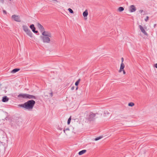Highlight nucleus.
Listing matches in <instances>:
<instances>
[{
  "label": "nucleus",
  "mask_w": 157,
  "mask_h": 157,
  "mask_svg": "<svg viewBox=\"0 0 157 157\" xmlns=\"http://www.w3.org/2000/svg\"><path fill=\"white\" fill-rule=\"evenodd\" d=\"M9 98L6 96H4L3 97L2 101L3 102H6L8 101Z\"/></svg>",
  "instance_id": "obj_11"
},
{
  "label": "nucleus",
  "mask_w": 157,
  "mask_h": 157,
  "mask_svg": "<svg viewBox=\"0 0 157 157\" xmlns=\"http://www.w3.org/2000/svg\"><path fill=\"white\" fill-rule=\"evenodd\" d=\"M30 28L32 30V31H33L35 30L36 29L34 27V25L33 24L31 25L30 26Z\"/></svg>",
  "instance_id": "obj_17"
},
{
  "label": "nucleus",
  "mask_w": 157,
  "mask_h": 157,
  "mask_svg": "<svg viewBox=\"0 0 157 157\" xmlns=\"http://www.w3.org/2000/svg\"><path fill=\"white\" fill-rule=\"evenodd\" d=\"M37 26L38 28L40 29V31L42 32L44 30V28L43 26L42 25L40 24L39 23H37Z\"/></svg>",
  "instance_id": "obj_9"
},
{
  "label": "nucleus",
  "mask_w": 157,
  "mask_h": 157,
  "mask_svg": "<svg viewBox=\"0 0 157 157\" xmlns=\"http://www.w3.org/2000/svg\"><path fill=\"white\" fill-rule=\"evenodd\" d=\"M121 61H122L121 63H123V62L124 61V58H123V57L121 58Z\"/></svg>",
  "instance_id": "obj_30"
},
{
  "label": "nucleus",
  "mask_w": 157,
  "mask_h": 157,
  "mask_svg": "<svg viewBox=\"0 0 157 157\" xmlns=\"http://www.w3.org/2000/svg\"><path fill=\"white\" fill-rule=\"evenodd\" d=\"M88 14V13L87 10H86L83 13V15L84 17H86L87 16Z\"/></svg>",
  "instance_id": "obj_16"
},
{
  "label": "nucleus",
  "mask_w": 157,
  "mask_h": 157,
  "mask_svg": "<svg viewBox=\"0 0 157 157\" xmlns=\"http://www.w3.org/2000/svg\"><path fill=\"white\" fill-rule=\"evenodd\" d=\"M20 70V69L18 68H15L11 72V73H15Z\"/></svg>",
  "instance_id": "obj_14"
},
{
  "label": "nucleus",
  "mask_w": 157,
  "mask_h": 157,
  "mask_svg": "<svg viewBox=\"0 0 157 157\" xmlns=\"http://www.w3.org/2000/svg\"><path fill=\"white\" fill-rule=\"evenodd\" d=\"M139 26L141 32L143 33L144 35H147V33L145 31V30H144L143 27L140 25H139Z\"/></svg>",
  "instance_id": "obj_10"
},
{
  "label": "nucleus",
  "mask_w": 157,
  "mask_h": 157,
  "mask_svg": "<svg viewBox=\"0 0 157 157\" xmlns=\"http://www.w3.org/2000/svg\"><path fill=\"white\" fill-rule=\"evenodd\" d=\"M125 66L123 63H121V65L119 71V72H121L122 71V70L124 69Z\"/></svg>",
  "instance_id": "obj_12"
},
{
  "label": "nucleus",
  "mask_w": 157,
  "mask_h": 157,
  "mask_svg": "<svg viewBox=\"0 0 157 157\" xmlns=\"http://www.w3.org/2000/svg\"><path fill=\"white\" fill-rule=\"evenodd\" d=\"M122 71H123V73L124 74H125L126 73V72L124 71V69L123 70H122Z\"/></svg>",
  "instance_id": "obj_29"
},
{
  "label": "nucleus",
  "mask_w": 157,
  "mask_h": 157,
  "mask_svg": "<svg viewBox=\"0 0 157 157\" xmlns=\"http://www.w3.org/2000/svg\"><path fill=\"white\" fill-rule=\"evenodd\" d=\"M25 103L26 109L30 110L33 109L35 104V102L34 100H32L28 101Z\"/></svg>",
  "instance_id": "obj_1"
},
{
  "label": "nucleus",
  "mask_w": 157,
  "mask_h": 157,
  "mask_svg": "<svg viewBox=\"0 0 157 157\" xmlns=\"http://www.w3.org/2000/svg\"><path fill=\"white\" fill-rule=\"evenodd\" d=\"M80 79H79L75 83V86H77L79 82H80Z\"/></svg>",
  "instance_id": "obj_20"
},
{
  "label": "nucleus",
  "mask_w": 157,
  "mask_h": 157,
  "mask_svg": "<svg viewBox=\"0 0 157 157\" xmlns=\"http://www.w3.org/2000/svg\"><path fill=\"white\" fill-rule=\"evenodd\" d=\"M70 130V129H69V128H66L65 129H64V130H63V132H64L65 133V131H69Z\"/></svg>",
  "instance_id": "obj_25"
},
{
  "label": "nucleus",
  "mask_w": 157,
  "mask_h": 157,
  "mask_svg": "<svg viewBox=\"0 0 157 157\" xmlns=\"http://www.w3.org/2000/svg\"><path fill=\"white\" fill-rule=\"evenodd\" d=\"M143 10H140V11H140V13H142V12H143Z\"/></svg>",
  "instance_id": "obj_33"
},
{
  "label": "nucleus",
  "mask_w": 157,
  "mask_h": 157,
  "mask_svg": "<svg viewBox=\"0 0 157 157\" xmlns=\"http://www.w3.org/2000/svg\"><path fill=\"white\" fill-rule=\"evenodd\" d=\"M71 117H70L69 118V119H68V121H67V123L68 124H70V122H71Z\"/></svg>",
  "instance_id": "obj_21"
},
{
  "label": "nucleus",
  "mask_w": 157,
  "mask_h": 157,
  "mask_svg": "<svg viewBox=\"0 0 157 157\" xmlns=\"http://www.w3.org/2000/svg\"><path fill=\"white\" fill-rule=\"evenodd\" d=\"M149 17L148 16H147L146 18L144 20L145 21L147 22V21L148 19H149Z\"/></svg>",
  "instance_id": "obj_26"
},
{
  "label": "nucleus",
  "mask_w": 157,
  "mask_h": 157,
  "mask_svg": "<svg viewBox=\"0 0 157 157\" xmlns=\"http://www.w3.org/2000/svg\"><path fill=\"white\" fill-rule=\"evenodd\" d=\"M50 95L51 97L53 96V92L52 91H51V92L50 93Z\"/></svg>",
  "instance_id": "obj_27"
},
{
  "label": "nucleus",
  "mask_w": 157,
  "mask_h": 157,
  "mask_svg": "<svg viewBox=\"0 0 157 157\" xmlns=\"http://www.w3.org/2000/svg\"><path fill=\"white\" fill-rule=\"evenodd\" d=\"M96 114H98V113H93L92 112L90 113L89 117H88L89 120L90 121H93L94 119V117L95 116Z\"/></svg>",
  "instance_id": "obj_3"
},
{
  "label": "nucleus",
  "mask_w": 157,
  "mask_h": 157,
  "mask_svg": "<svg viewBox=\"0 0 157 157\" xmlns=\"http://www.w3.org/2000/svg\"><path fill=\"white\" fill-rule=\"evenodd\" d=\"M34 33H37L38 32V31H36L35 30H34V31H33Z\"/></svg>",
  "instance_id": "obj_28"
},
{
  "label": "nucleus",
  "mask_w": 157,
  "mask_h": 157,
  "mask_svg": "<svg viewBox=\"0 0 157 157\" xmlns=\"http://www.w3.org/2000/svg\"><path fill=\"white\" fill-rule=\"evenodd\" d=\"M134 104L133 102H130L128 103V105L130 106H132L134 105Z\"/></svg>",
  "instance_id": "obj_22"
},
{
  "label": "nucleus",
  "mask_w": 157,
  "mask_h": 157,
  "mask_svg": "<svg viewBox=\"0 0 157 157\" xmlns=\"http://www.w3.org/2000/svg\"><path fill=\"white\" fill-rule=\"evenodd\" d=\"M24 31L26 33V34L31 37L32 36V33L30 30L29 29L27 26L24 25L22 26Z\"/></svg>",
  "instance_id": "obj_2"
},
{
  "label": "nucleus",
  "mask_w": 157,
  "mask_h": 157,
  "mask_svg": "<svg viewBox=\"0 0 157 157\" xmlns=\"http://www.w3.org/2000/svg\"><path fill=\"white\" fill-rule=\"evenodd\" d=\"M28 94H21L18 95V97H21L23 98H28Z\"/></svg>",
  "instance_id": "obj_8"
},
{
  "label": "nucleus",
  "mask_w": 157,
  "mask_h": 157,
  "mask_svg": "<svg viewBox=\"0 0 157 157\" xmlns=\"http://www.w3.org/2000/svg\"><path fill=\"white\" fill-rule=\"evenodd\" d=\"M3 11L4 13L5 14H6V12L5 10H3Z\"/></svg>",
  "instance_id": "obj_31"
},
{
  "label": "nucleus",
  "mask_w": 157,
  "mask_h": 157,
  "mask_svg": "<svg viewBox=\"0 0 157 157\" xmlns=\"http://www.w3.org/2000/svg\"><path fill=\"white\" fill-rule=\"evenodd\" d=\"M86 151V150H82L78 152V155H81L85 153Z\"/></svg>",
  "instance_id": "obj_15"
},
{
  "label": "nucleus",
  "mask_w": 157,
  "mask_h": 157,
  "mask_svg": "<svg viewBox=\"0 0 157 157\" xmlns=\"http://www.w3.org/2000/svg\"><path fill=\"white\" fill-rule=\"evenodd\" d=\"M156 24H154V27L155 28V27L156 26Z\"/></svg>",
  "instance_id": "obj_36"
},
{
  "label": "nucleus",
  "mask_w": 157,
  "mask_h": 157,
  "mask_svg": "<svg viewBox=\"0 0 157 157\" xmlns=\"http://www.w3.org/2000/svg\"><path fill=\"white\" fill-rule=\"evenodd\" d=\"M102 138V136H100L99 137H98L95 138V139L94 140L95 141H97V140H100V139H101Z\"/></svg>",
  "instance_id": "obj_23"
},
{
  "label": "nucleus",
  "mask_w": 157,
  "mask_h": 157,
  "mask_svg": "<svg viewBox=\"0 0 157 157\" xmlns=\"http://www.w3.org/2000/svg\"><path fill=\"white\" fill-rule=\"evenodd\" d=\"M107 111H104V113L106 114V113H107Z\"/></svg>",
  "instance_id": "obj_37"
},
{
  "label": "nucleus",
  "mask_w": 157,
  "mask_h": 157,
  "mask_svg": "<svg viewBox=\"0 0 157 157\" xmlns=\"http://www.w3.org/2000/svg\"><path fill=\"white\" fill-rule=\"evenodd\" d=\"M36 97L33 95H31L28 94V98L29 99H36Z\"/></svg>",
  "instance_id": "obj_13"
},
{
  "label": "nucleus",
  "mask_w": 157,
  "mask_h": 157,
  "mask_svg": "<svg viewBox=\"0 0 157 157\" xmlns=\"http://www.w3.org/2000/svg\"><path fill=\"white\" fill-rule=\"evenodd\" d=\"M155 67L156 68H157V63L155 64Z\"/></svg>",
  "instance_id": "obj_32"
},
{
  "label": "nucleus",
  "mask_w": 157,
  "mask_h": 157,
  "mask_svg": "<svg viewBox=\"0 0 157 157\" xmlns=\"http://www.w3.org/2000/svg\"><path fill=\"white\" fill-rule=\"evenodd\" d=\"M124 10V8L122 7H120L118 9V10L119 11L121 12L123 11Z\"/></svg>",
  "instance_id": "obj_19"
},
{
  "label": "nucleus",
  "mask_w": 157,
  "mask_h": 157,
  "mask_svg": "<svg viewBox=\"0 0 157 157\" xmlns=\"http://www.w3.org/2000/svg\"><path fill=\"white\" fill-rule=\"evenodd\" d=\"M12 18L16 21L20 22L21 21L20 17L18 16L13 15L12 16Z\"/></svg>",
  "instance_id": "obj_6"
},
{
  "label": "nucleus",
  "mask_w": 157,
  "mask_h": 157,
  "mask_svg": "<svg viewBox=\"0 0 157 157\" xmlns=\"http://www.w3.org/2000/svg\"><path fill=\"white\" fill-rule=\"evenodd\" d=\"M49 37L48 36H41V38L44 43H49L50 41Z\"/></svg>",
  "instance_id": "obj_5"
},
{
  "label": "nucleus",
  "mask_w": 157,
  "mask_h": 157,
  "mask_svg": "<svg viewBox=\"0 0 157 157\" xmlns=\"http://www.w3.org/2000/svg\"><path fill=\"white\" fill-rule=\"evenodd\" d=\"M42 35L44 36H48L50 37H52V34L50 32L45 31L44 30L42 32Z\"/></svg>",
  "instance_id": "obj_4"
},
{
  "label": "nucleus",
  "mask_w": 157,
  "mask_h": 157,
  "mask_svg": "<svg viewBox=\"0 0 157 157\" xmlns=\"http://www.w3.org/2000/svg\"><path fill=\"white\" fill-rule=\"evenodd\" d=\"M25 103L23 104H20L18 105V106L20 107H22L26 109V107L25 106Z\"/></svg>",
  "instance_id": "obj_18"
},
{
  "label": "nucleus",
  "mask_w": 157,
  "mask_h": 157,
  "mask_svg": "<svg viewBox=\"0 0 157 157\" xmlns=\"http://www.w3.org/2000/svg\"><path fill=\"white\" fill-rule=\"evenodd\" d=\"M129 10L131 12H133L136 11V8L134 5H132L130 6Z\"/></svg>",
  "instance_id": "obj_7"
},
{
  "label": "nucleus",
  "mask_w": 157,
  "mask_h": 157,
  "mask_svg": "<svg viewBox=\"0 0 157 157\" xmlns=\"http://www.w3.org/2000/svg\"><path fill=\"white\" fill-rule=\"evenodd\" d=\"M0 1H1V2L2 3H3L4 1V0H0Z\"/></svg>",
  "instance_id": "obj_35"
},
{
  "label": "nucleus",
  "mask_w": 157,
  "mask_h": 157,
  "mask_svg": "<svg viewBox=\"0 0 157 157\" xmlns=\"http://www.w3.org/2000/svg\"><path fill=\"white\" fill-rule=\"evenodd\" d=\"M78 89V87H76V90H77Z\"/></svg>",
  "instance_id": "obj_38"
},
{
  "label": "nucleus",
  "mask_w": 157,
  "mask_h": 157,
  "mask_svg": "<svg viewBox=\"0 0 157 157\" xmlns=\"http://www.w3.org/2000/svg\"><path fill=\"white\" fill-rule=\"evenodd\" d=\"M68 10L69 11L70 13H73V10L71 8H69L68 9Z\"/></svg>",
  "instance_id": "obj_24"
},
{
  "label": "nucleus",
  "mask_w": 157,
  "mask_h": 157,
  "mask_svg": "<svg viewBox=\"0 0 157 157\" xmlns=\"http://www.w3.org/2000/svg\"><path fill=\"white\" fill-rule=\"evenodd\" d=\"M71 90H73L74 89V87L73 86L71 88Z\"/></svg>",
  "instance_id": "obj_34"
}]
</instances>
